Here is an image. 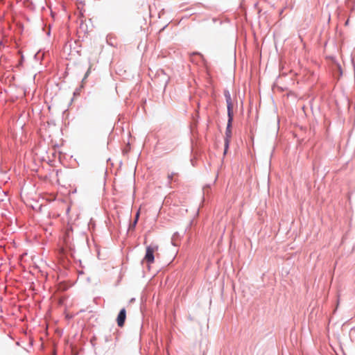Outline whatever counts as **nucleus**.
Returning <instances> with one entry per match:
<instances>
[{
	"mask_svg": "<svg viewBox=\"0 0 355 355\" xmlns=\"http://www.w3.org/2000/svg\"><path fill=\"white\" fill-rule=\"evenodd\" d=\"M126 318V311L125 309H122L116 318L117 324L119 327H122L124 325L125 320Z\"/></svg>",
	"mask_w": 355,
	"mask_h": 355,
	"instance_id": "obj_3",
	"label": "nucleus"
},
{
	"mask_svg": "<svg viewBox=\"0 0 355 355\" xmlns=\"http://www.w3.org/2000/svg\"><path fill=\"white\" fill-rule=\"evenodd\" d=\"M232 120H233V115H231V118H230V116H228V123H227L226 132H225L227 138L225 139V153H226L227 148L228 147L229 138H230V137H231V126H232Z\"/></svg>",
	"mask_w": 355,
	"mask_h": 355,
	"instance_id": "obj_2",
	"label": "nucleus"
},
{
	"mask_svg": "<svg viewBox=\"0 0 355 355\" xmlns=\"http://www.w3.org/2000/svg\"><path fill=\"white\" fill-rule=\"evenodd\" d=\"M139 213L137 212V215H136V218H135V224L137 223V221L138 220V218H139Z\"/></svg>",
	"mask_w": 355,
	"mask_h": 355,
	"instance_id": "obj_6",
	"label": "nucleus"
},
{
	"mask_svg": "<svg viewBox=\"0 0 355 355\" xmlns=\"http://www.w3.org/2000/svg\"><path fill=\"white\" fill-rule=\"evenodd\" d=\"M178 174L177 173H171L168 174V179L171 183L172 181L176 182L178 180Z\"/></svg>",
	"mask_w": 355,
	"mask_h": 355,
	"instance_id": "obj_5",
	"label": "nucleus"
},
{
	"mask_svg": "<svg viewBox=\"0 0 355 355\" xmlns=\"http://www.w3.org/2000/svg\"><path fill=\"white\" fill-rule=\"evenodd\" d=\"M3 46V43L1 42H0V51L1 50Z\"/></svg>",
	"mask_w": 355,
	"mask_h": 355,
	"instance_id": "obj_7",
	"label": "nucleus"
},
{
	"mask_svg": "<svg viewBox=\"0 0 355 355\" xmlns=\"http://www.w3.org/2000/svg\"><path fill=\"white\" fill-rule=\"evenodd\" d=\"M225 97L227 107V114L228 116L231 117V115H233V103L229 92L225 93Z\"/></svg>",
	"mask_w": 355,
	"mask_h": 355,
	"instance_id": "obj_4",
	"label": "nucleus"
},
{
	"mask_svg": "<svg viewBox=\"0 0 355 355\" xmlns=\"http://www.w3.org/2000/svg\"><path fill=\"white\" fill-rule=\"evenodd\" d=\"M159 246L157 244H151L148 245L146 248V254L144 257L143 261L146 262L148 265H150L155 261L154 254L157 252Z\"/></svg>",
	"mask_w": 355,
	"mask_h": 355,
	"instance_id": "obj_1",
	"label": "nucleus"
}]
</instances>
